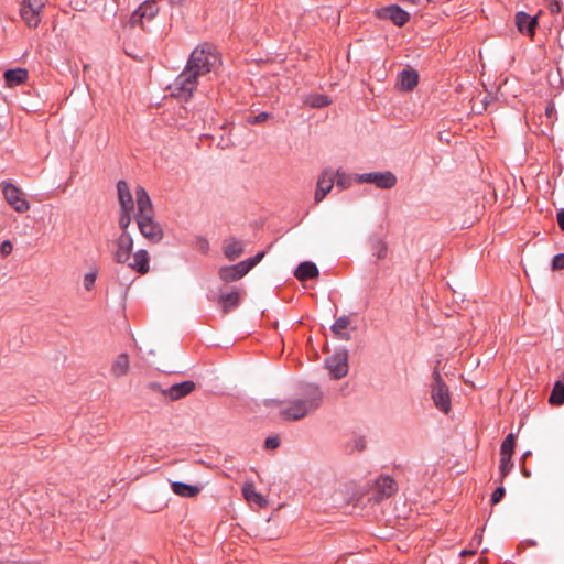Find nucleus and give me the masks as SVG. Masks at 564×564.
Returning <instances> with one entry per match:
<instances>
[{
  "instance_id": "f257e3e1",
  "label": "nucleus",
  "mask_w": 564,
  "mask_h": 564,
  "mask_svg": "<svg viewBox=\"0 0 564 564\" xmlns=\"http://www.w3.org/2000/svg\"><path fill=\"white\" fill-rule=\"evenodd\" d=\"M322 402L321 389L316 386H308L301 395L281 403L280 415L286 421H299L319 409Z\"/></svg>"
},
{
  "instance_id": "c03bdc74",
  "label": "nucleus",
  "mask_w": 564,
  "mask_h": 564,
  "mask_svg": "<svg viewBox=\"0 0 564 564\" xmlns=\"http://www.w3.org/2000/svg\"><path fill=\"white\" fill-rule=\"evenodd\" d=\"M473 541H475L476 544L479 545L481 542V534H475Z\"/></svg>"
},
{
  "instance_id": "393cba45",
  "label": "nucleus",
  "mask_w": 564,
  "mask_h": 564,
  "mask_svg": "<svg viewBox=\"0 0 564 564\" xmlns=\"http://www.w3.org/2000/svg\"><path fill=\"white\" fill-rule=\"evenodd\" d=\"M318 269L313 262L305 261L297 267L295 276L300 281H305L318 276Z\"/></svg>"
},
{
  "instance_id": "bb28decb",
  "label": "nucleus",
  "mask_w": 564,
  "mask_h": 564,
  "mask_svg": "<svg viewBox=\"0 0 564 564\" xmlns=\"http://www.w3.org/2000/svg\"><path fill=\"white\" fill-rule=\"evenodd\" d=\"M219 302L223 306L224 313H228L239 305L240 293L238 291H232L230 293L221 294L219 296Z\"/></svg>"
},
{
  "instance_id": "2f4dec72",
  "label": "nucleus",
  "mask_w": 564,
  "mask_h": 564,
  "mask_svg": "<svg viewBox=\"0 0 564 564\" xmlns=\"http://www.w3.org/2000/svg\"><path fill=\"white\" fill-rule=\"evenodd\" d=\"M511 458L512 456L509 455L500 457L499 470L501 479H503L512 469L513 464L511 462Z\"/></svg>"
},
{
  "instance_id": "6ab92c4d",
  "label": "nucleus",
  "mask_w": 564,
  "mask_h": 564,
  "mask_svg": "<svg viewBox=\"0 0 564 564\" xmlns=\"http://www.w3.org/2000/svg\"><path fill=\"white\" fill-rule=\"evenodd\" d=\"M29 73L25 68L8 69L3 74L6 86L13 88L26 82Z\"/></svg>"
},
{
  "instance_id": "6e6552de",
  "label": "nucleus",
  "mask_w": 564,
  "mask_h": 564,
  "mask_svg": "<svg viewBox=\"0 0 564 564\" xmlns=\"http://www.w3.org/2000/svg\"><path fill=\"white\" fill-rule=\"evenodd\" d=\"M326 368L333 379H341L348 373V352L343 349L336 351L334 355L325 360Z\"/></svg>"
},
{
  "instance_id": "37998d69",
  "label": "nucleus",
  "mask_w": 564,
  "mask_h": 564,
  "mask_svg": "<svg viewBox=\"0 0 564 564\" xmlns=\"http://www.w3.org/2000/svg\"><path fill=\"white\" fill-rule=\"evenodd\" d=\"M557 224L562 230H564V209L557 213Z\"/></svg>"
},
{
  "instance_id": "cd10ccee",
  "label": "nucleus",
  "mask_w": 564,
  "mask_h": 564,
  "mask_svg": "<svg viewBox=\"0 0 564 564\" xmlns=\"http://www.w3.org/2000/svg\"><path fill=\"white\" fill-rule=\"evenodd\" d=\"M350 325V318L348 316H340L332 326V332L340 339L349 340L350 335L345 329Z\"/></svg>"
},
{
  "instance_id": "4be33fe9",
  "label": "nucleus",
  "mask_w": 564,
  "mask_h": 564,
  "mask_svg": "<svg viewBox=\"0 0 564 564\" xmlns=\"http://www.w3.org/2000/svg\"><path fill=\"white\" fill-rule=\"evenodd\" d=\"M242 496L249 503H254L258 507H264L267 505L265 498L256 491L252 482L245 484L242 488Z\"/></svg>"
},
{
  "instance_id": "aec40b11",
  "label": "nucleus",
  "mask_w": 564,
  "mask_h": 564,
  "mask_svg": "<svg viewBox=\"0 0 564 564\" xmlns=\"http://www.w3.org/2000/svg\"><path fill=\"white\" fill-rule=\"evenodd\" d=\"M117 191L121 209L133 210V197L127 182L119 181L117 183Z\"/></svg>"
},
{
  "instance_id": "2eb2a0df",
  "label": "nucleus",
  "mask_w": 564,
  "mask_h": 564,
  "mask_svg": "<svg viewBox=\"0 0 564 564\" xmlns=\"http://www.w3.org/2000/svg\"><path fill=\"white\" fill-rule=\"evenodd\" d=\"M195 383L191 380L175 383L170 388L161 390V393L171 401L180 400L195 390Z\"/></svg>"
},
{
  "instance_id": "dca6fc26",
  "label": "nucleus",
  "mask_w": 564,
  "mask_h": 564,
  "mask_svg": "<svg viewBox=\"0 0 564 564\" xmlns=\"http://www.w3.org/2000/svg\"><path fill=\"white\" fill-rule=\"evenodd\" d=\"M378 17L391 20L398 26L404 25L410 19V14L395 4H391L379 10Z\"/></svg>"
},
{
  "instance_id": "9d476101",
  "label": "nucleus",
  "mask_w": 564,
  "mask_h": 564,
  "mask_svg": "<svg viewBox=\"0 0 564 564\" xmlns=\"http://www.w3.org/2000/svg\"><path fill=\"white\" fill-rule=\"evenodd\" d=\"M356 178L359 183H372L382 189L392 188L397 184L395 175L389 171L359 174Z\"/></svg>"
},
{
  "instance_id": "72a5a7b5",
  "label": "nucleus",
  "mask_w": 564,
  "mask_h": 564,
  "mask_svg": "<svg viewBox=\"0 0 564 564\" xmlns=\"http://www.w3.org/2000/svg\"><path fill=\"white\" fill-rule=\"evenodd\" d=\"M373 256L378 259V260H382L387 257L388 254V246L386 242L379 240L377 241L375 245H373Z\"/></svg>"
},
{
  "instance_id": "ddd939ff",
  "label": "nucleus",
  "mask_w": 564,
  "mask_h": 564,
  "mask_svg": "<svg viewBox=\"0 0 564 564\" xmlns=\"http://www.w3.org/2000/svg\"><path fill=\"white\" fill-rule=\"evenodd\" d=\"M43 7V2H21L20 14L29 26H37Z\"/></svg>"
},
{
  "instance_id": "5701e85b",
  "label": "nucleus",
  "mask_w": 564,
  "mask_h": 564,
  "mask_svg": "<svg viewBox=\"0 0 564 564\" xmlns=\"http://www.w3.org/2000/svg\"><path fill=\"white\" fill-rule=\"evenodd\" d=\"M172 490L175 495L185 498L196 497L200 492V488L193 485H187L180 481L171 482Z\"/></svg>"
},
{
  "instance_id": "ea45409f",
  "label": "nucleus",
  "mask_w": 564,
  "mask_h": 564,
  "mask_svg": "<svg viewBox=\"0 0 564 564\" xmlns=\"http://www.w3.org/2000/svg\"><path fill=\"white\" fill-rule=\"evenodd\" d=\"M505 494H506L505 488H503V487H498V488L494 491V494H492V496H491V502H492L494 505H496V503L500 502V500L503 498Z\"/></svg>"
},
{
  "instance_id": "a18cd8bd",
  "label": "nucleus",
  "mask_w": 564,
  "mask_h": 564,
  "mask_svg": "<svg viewBox=\"0 0 564 564\" xmlns=\"http://www.w3.org/2000/svg\"><path fill=\"white\" fill-rule=\"evenodd\" d=\"M475 552L476 551H467V550H465V551L462 552V556L470 555V554H474Z\"/></svg>"
},
{
  "instance_id": "a878e982",
  "label": "nucleus",
  "mask_w": 564,
  "mask_h": 564,
  "mask_svg": "<svg viewBox=\"0 0 564 564\" xmlns=\"http://www.w3.org/2000/svg\"><path fill=\"white\" fill-rule=\"evenodd\" d=\"M243 248L242 241L231 239L225 242L224 253L229 260H235L242 254Z\"/></svg>"
},
{
  "instance_id": "7ed1b4c3",
  "label": "nucleus",
  "mask_w": 564,
  "mask_h": 564,
  "mask_svg": "<svg viewBox=\"0 0 564 564\" xmlns=\"http://www.w3.org/2000/svg\"><path fill=\"white\" fill-rule=\"evenodd\" d=\"M219 64H220L219 54L216 52V50L212 45H209L207 43L196 47L192 52V54L187 61V66H189L199 76H204V75L210 73Z\"/></svg>"
},
{
  "instance_id": "f3484780",
  "label": "nucleus",
  "mask_w": 564,
  "mask_h": 564,
  "mask_svg": "<svg viewBox=\"0 0 564 564\" xmlns=\"http://www.w3.org/2000/svg\"><path fill=\"white\" fill-rule=\"evenodd\" d=\"M516 23L518 30L522 34H528L531 37L534 35L535 26L538 24L536 17H531L524 12H518L516 15Z\"/></svg>"
},
{
  "instance_id": "0eeeda50",
  "label": "nucleus",
  "mask_w": 564,
  "mask_h": 564,
  "mask_svg": "<svg viewBox=\"0 0 564 564\" xmlns=\"http://www.w3.org/2000/svg\"><path fill=\"white\" fill-rule=\"evenodd\" d=\"M398 490L397 482L390 476H380L370 490V500L379 503L390 498Z\"/></svg>"
},
{
  "instance_id": "a211bd4d",
  "label": "nucleus",
  "mask_w": 564,
  "mask_h": 564,
  "mask_svg": "<svg viewBox=\"0 0 564 564\" xmlns=\"http://www.w3.org/2000/svg\"><path fill=\"white\" fill-rule=\"evenodd\" d=\"M150 257L149 253L140 249L133 253V260L131 262L128 261V267L132 270L137 271L140 274H145L150 270Z\"/></svg>"
},
{
  "instance_id": "79ce46f5",
  "label": "nucleus",
  "mask_w": 564,
  "mask_h": 564,
  "mask_svg": "<svg viewBox=\"0 0 564 564\" xmlns=\"http://www.w3.org/2000/svg\"><path fill=\"white\" fill-rule=\"evenodd\" d=\"M12 250H13V246L10 240L3 241L0 246V252L2 253V256L10 254L12 252Z\"/></svg>"
},
{
  "instance_id": "f704fd0d",
  "label": "nucleus",
  "mask_w": 564,
  "mask_h": 564,
  "mask_svg": "<svg viewBox=\"0 0 564 564\" xmlns=\"http://www.w3.org/2000/svg\"><path fill=\"white\" fill-rule=\"evenodd\" d=\"M131 212L132 210L121 209L119 226L122 232H128V227L131 224Z\"/></svg>"
},
{
  "instance_id": "49530a36",
  "label": "nucleus",
  "mask_w": 564,
  "mask_h": 564,
  "mask_svg": "<svg viewBox=\"0 0 564 564\" xmlns=\"http://www.w3.org/2000/svg\"><path fill=\"white\" fill-rule=\"evenodd\" d=\"M523 475H524L525 477H529V476H530V473H529V471H527V470L523 468Z\"/></svg>"
},
{
  "instance_id": "423d86ee",
  "label": "nucleus",
  "mask_w": 564,
  "mask_h": 564,
  "mask_svg": "<svg viewBox=\"0 0 564 564\" xmlns=\"http://www.w3.org/2000/svg\"><path fill=\"white\" fill-rule=\"evenodd\" d=\"M264 252H259L253 258L241 261L234 265L224 267L219 270V276L225 282H232L245 276L254 265H257L262 258Z\"/></svg>"
},
{
  "instance_id": "c9c22d12",
  "label": "nucleus",
  "mask_w": 564,
  "mask_h": 564,
  "mask_svg": "<svg viewBox=\"0 0 564 564\" xmlns=\"http://www.w3.org/2000/svg\"><path fill=\"white\" fill-rule=\"evenodd\" d=\"M96 272H88L84 275L83 284L87 291H90L96 282Z\"/></svg>"
},
{
  "instance_id": "412c9836",
  "label": "nucleus",
  "mask_w": 564,
  "mask_h": 564,
  "mask_svg": "<svg viewBox=\"0 0 564 564\" xmlns=\"http://www.w3.org/2000/svg\"><path fill=\"white\" fill-rule=\"evenodd\" d=\"M130 369V361L127 354H120L115 359L111 366V375L115 378H121L128 373Z\"/></svg>"
},
{
  "instance_id": "b1692460",
  "label": "nucleus",
  "mask_w": 564,
  "mask_h": 564,
  "mask_svg": "<svg viewBox=\"0 0 564 564\" xmlns=\"http://www.w3.org/2000/svg\"><path fill=\"white\" fill-rule=\"evenodd\" d=\"M419 82V74L414 69H403L399 75V84L402 89L410 91Z\"/></svg>"
},
{
  "instance_id": "58836bf2",
  "label": "nucleus",
  "mask_w": 564,
  "mask_h": 564,
  "mask_svg": "<svg viewBox=\"0 0 564 564\" xmlns=\"http://www.w3.org/2000/svg\"><path fill=\"white\" fill-rule=\"evenodd\" d=\"M352 449L357 451V452H362L366 446H367V442L365 440V437H357L352 441Z\"/></svg>"
},
{
  "instance_id": "39448f33",
  "label": "nucleus",
  "mask_w": 564,
  "mask_h": 564,
  "mask_svg": "<svg viewBox=\"0 0 564 564\" xmlns=\"http://www.w3.org/2000/svg\"><path fill=\"white\" fill-rule=\"evenodd\" d=\"M431 397L440 411L445 414L451 411V392L437 369L432 375Z\"/></svg>"
},
{
  "instance_id": "1a4fd4ad",
  "label": "nucleus",
  "mask_w": 564,
  "mask_h": 564,
  "mask_svg": "<svg viewBox=\"0 0 564 564\" xmlns=\"http://www.w3.org/2000/svg\"><path fill=\"white\" fill-rule=\"evenodd\" d=\"M2 192L8 204L18 213L29 210L30 205L20 188L11 183L3 182L1 184Z\"/></svg>"
},
{
  "instance_id": "7c9ffc66",
  "label": "nucleus",
  "mask_w": 564,
  "mask_h": 564,
  "mask_svg": "<svg viewBox=\"0 0 564 564\" xmlns=\"http://www.w3.org/2000/svg\"><path fill=\"white\" fill-rule=\"evenodd\" d=\"M514 446H516V437L514 435L511 433L509 434L502 442L501 444V447H500V456H512L513 455V452H514Z\"/></svg>"
},
{
  "instance_id": "f8f14e48",
  "label": "nucleus",
  "mask_w": 564,
  "mask_h": 564,
  "mask_svg": "<svg viewBox=\"0 0 564 564\" xmlns=\"http://www.w3.org/2000/svg\"><path fill=\"white\" fill-rule=\"evenodd\" d=\"M158 11L156 2H141L131 14L130 22L132 25L139 24L143 26L144 22L152 20Z\"/></svg>"
},
{
  "instance_id": "4c0bfd02",
  "label": "nucleus",
  "mask_w": 564,
  "mask_h": 564,
  "mask_svg": "<svg viewBox=\"0 0 564 564\" xmlns=\"http://www.w3.org/2000/svg\"><path fill=\"white\" fill-rule=\"evenodd\" d=\"M553 270L564 269V253L556 254L552 260Z\"/></svg>"
},
{
  "instance_id": "a19ab883",
  "label": "nucleus",
  "mask_w": 564,
  "mask_h": 564,
  "mask_svg": "<svg viewBox=\"0 0 564 564\" xmlns=\"http://www.w3.org/2000/svg\"><path fill=\"white\" fill-rule=\"evenodd\" d=\"M280 445V440L276 436H270L265 440V448L275 449Z\"/></svg>"
},
{
  "instance_id": "f03ea898",
  "label": "nucleus",
  "mask_w": 564,
  "mask_h": 564,
  "mask_svg": "<svg viewBox=\"0 0 564 564\" xmlns=\"http://www.w3.org/2000/svg\"><path fill=\"white\" fill-rule=\"evenodd\" d=\"M138 206L137 223L142 236L153 243L163 238L162 227L153 219V206L147 191L142 186L135 188Z\"/></svg>"
},
{
  "instance_id": "e433bc0d",
  "label": "nucleus",
  "mask_w": 564,
  "mask_h": 564,
  "mask_svg": "<svg viewBox=\"0 0 564 564\" xmlns=\"http://www.w3.org/2000/svg\"><path fill=\"white\" fill-rule=\"evenodd\" d=\"M269 118H271V115L268 113V112H261L254 117H251L248 119V122L251 123V124H259V123H262L264 121H267Z\"/></svg>"
},
{
  "instance_id": "473e14b6",
  "label": "nucleus",
  "mask_w": 564,
  "mask_h": 564,
  "mask_svg": "<svg viewBox=\"0 0 564 564\" xmlns=\"http://www.w3.org/2000/svg\"><path fill=\"white\" fill-rule=\"evenodd\" d=\"M336 177V184L338 187L346 189L350 187L351 185V176L346 174L345 172L337 171L336 174H334Z\"/></svg>"
},
{
  "instance_id": "c85d7f7f",
  "label": "nucleus",
  "mask_w": 564,
  "mask_h": 564,
  "mask_svg": "<svg viewBox=\"0 0 564 564\" xmlns=\"http://www.w3.org/2000/svg\"><path fill=\"white\" fill-rule=\"evenodd\" d=\"M549 402L554 406L564 404V380H558L554 383Z\"/></svg>"
},
{
  "instance_id": "c756f323",
  "label": "nucleus",
  "mask_w": 564,
  "mask_h": 564,
  "mask_svg": "<svg viewBox=\"0 0 564 564\" xmlns=\"http://www.w3.org/2000/svg\"><path fill=\"white\" fill-rule=\"evenodd\" d=\"M304 104L311 108H323L332 104V100L322 94H311L305 96Z\"/></svg>"
},
{
  "instance_id": "4468645a",
  "label": "nucleus",
  "mask_w": 564,
  "mask_h": 564,
  "mask_svg": "<svg viewBox=\"0 0 564 564\" xmlns=\"http://www.w3.org/2000/svg\"><path fill=\"white\" fill-rule=\"evenodd\" d=\"M335 175L330 170H324L319 175L315 191V203H321L334 187Z\"/></svg>"
},
{
  "instance_id": "9b49d317",
  "label": "nucleus",
  "mask_w": 564,
  "mask_h": 564,
  "mask_svg": "<svg viewBox=\"0 0 564 564\" xmlns=\"http://www.w3.org/2000/svg\"><path fill=\"white\" fill-rule=\"evenodd\" d=\"M133 239L129 232H122L115 241L113 260L117 263L126 264L131 258Z\"/></svg>"
},
{
  "instance_id": "de8ad7c7",
  "label": "nucleus",
  "mask_w": 564,
  "mask_h": 564,
  "mask_svg": "<svg viewBox=\"0 0 564 564\" xmlns=\"http://www.w3.org/2000/svg\"><path fill=\"white\" fill-rule=\"evenodd\" d=\"M555 6H556V11H560V3L555 2Z\"/></svg>"
},
{
  "instance_id": "20e7f679",
  "label": "nucleus",
  "mask_w": 564,
  "mask_h": 564,
  "mask_svg": "<svg viewBox=\"0 0 564 564\" xmlns=\"http://www.w3.org/2000/svg\"><path fill=\"white\" fill-rule=\"evenodd\" d=\"M198 77L200 76L186 65L185 69L170 86L172 95L178 98H184L185 100L189 99L197 87Z\"/></svg>"
}]
</instances>
